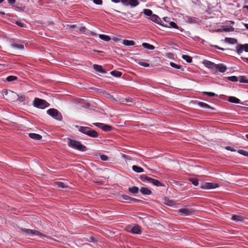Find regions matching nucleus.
<instances>
[{
    "label": "nucleus",
    "instance_id": "f257e3e1",
    "mask_svg": "<svg viewBox=\"0 0 248 248\" xmlns=\"http://www.w3.org/2000/svg\"><path fill=\"white\" fill-rule=\"evenodd\" d=\"M67 143L69 147L75 149L82 152L86 151L87 150V148L85 146L82 145L80 142L76 140L68 139Z\"/></svg>",
    "mask_w": 248,
    "mask_h": 248
},
{
    "label": "nucleus",
    "instance_id": "f03ea898",
    "mask_svg": "<svg viewBox=\"0 0 248 248\" xmlns=\"http://www.w3.org/2000/svg\"><path fill=\"white\" fill-rule=\"evenodd\" d=\"M33 106L38 108L44 109L49 107V104L45 100L36 97L33 100Z\"/></svg>",
    "mask_w": 248,
    "mask_h": 248
},
{
    "label": "nucleus",
    "instance_id": "7ed1b4c3",
    "mask_svg": "<svg viewBox=\"0 0 248 248\" xmlns=\"http://www.w3.org/2000/svg\"><path fill=\"white\" fill-rule=\"evenodd\" d=\"M79 131L91 137L97 138L98 136V134L95 130L88 127L80 126Z\"/></svg>",
    "mask_w": 248,
    "mask_h": 248
},
{
    "label": "nucleus",
    "instance_id": "20e7f679",
    "mask_svg": "<svg viewBox=\"0 0 248 248\" xmlns=\"http://www.w3.org/2000/svg\"><path fill=\"white\" fill-rule=\"evenodd\" d=\"M47 113L58 121H62V116L61 113L55 108H50L48 109L47 110Z\"/></svg>",
    "mask_w": 248,
    "mask_h": 248
},
{
    "label": "nucleus",
    "instance_id": "39448f33",
    "mask_svg": "<svg viewBox=\"0 0 248 248\" xmlns=\"http://www.w3.org/2000/svg\"><path fill=\"white\" fill-rule=\"evenodd\" d=\"M4 94L7 96V99L11 102H15L18 97L17 93L10 90L5 91Z\"/></svg>",
    "mask_w": 248,
    "mask_h": 248
},
{
    "label": "nucleus",
    "instance_id": "423d86ee",
    "mask_svg": "<svg viewBox=\"0 0 248 248\" xmlns=\"http://www.w3.org/2000/svg\"><path fill=\"white\" fill-rule=\"evenodd\" d=\"M121 1L125 6L136 7L139 4L138 0H121Z\"/></svg>",
    "mask_w": 248,
    "mask_h": 248
},
{
    "label": "nucleus",
    "instance_id": "0eeeda50",
    "mask_svg": "<svg viewBox=\"0 0 248 248\" xmlns=\"http://www.w3.org/2000/svg\"><path fill=\"white\" fill-rule=\"evenodd\" d=\"M236 51L238 54L241 53L244 50L246 52H248V44L244 45L238 44L236 47Z\"/></svg>",
    "mask_w": 248,
    "mask_h": 248
},
{
    "label": "nucleus",
    "instance_id": "6e6552de",
    "mask_svg": "<svg viewBox=\"0 0 248 248\" xmlns=\"http://www.w3.org/2000/svg\"><path fill=\"white\" fill-rule=\"evenodd\" d=\"M194 212L193 209L181 208L179 210V212L184 216H189Z\"/></svg>",
    "mask_w": 248,
    "mask_h": 248
},
{
    "label": "nucleus",
    "instance_id": "1a4fd4ad",
    "mask_svg": "<svg viewBox=\"0 0 248 248\" xmlns=\"http://www.w3.org/2000/svg\"><path fill=\"white\" fill-rule=\"evenodd\" d=\"M227 69V67L226 66L223 65V64H216L214 72H217V71H219L221 73H224Z\"/></svg>",
    "mask_w": 248,
    "mask_h": 248
},
{
    "label": "nucleus",
    "instance_id": "9d476101",
    "mask_svg": "<svg viewBox=\"0 0 248 248\" xmlns=\"http://www.w3.org/2000/svg\"><path fill=\"white\" fill-rule=\"evenodd\" d=\"M218 187V185L213 183H206L201 186L202 189H212Z\"/></svg>",
    "mask_w": 248,
    "mask_h": 248
},
{
    "label": "nucleus",
    "instance_id": "9b49d317",
    "mask_svg": "<svg viewBox=\"0 0 248 248\" xmlns=\"http://www.w3.org/2000/svg\"><path fill=\"white\" fill-rule=\"evenodd\" d=\"M203 64L208 68L211 69L214 72L216 64L210 61L204 60L203 62Z\"/></svg>",
    "mask_w": 248,
    "mask_h": 248
},
{
    "label": "nucleus",
    "instance_id": "f8f14e48",
    "mask_svg": "<svg viewBox=\"0 0 248 248\" xmlns=\"http://www.w3.org/2000/svg\"><path fill=\"white\" fill-rule=\"evenodd\" d=\"M148 182L157 186H162L164 185L162 183L157 180L149 177Z\"/></svg>",
    "mask_w": 248,
    "mask_h": 248
},
{
    "label": "nucleus",
    "instance_id": "ddd939ff",
    "mask_svg": "<svg viewBox=\"0 0 248 248\" xmlns=\"http://www.w3.org/2000/svg\"><path fill=\"white\" fill-rule=\"evenodd\" d=\"M129 232L134 234H140L141 233L140 227L139 225H136L132 227Z\"/></svg>",
    "mask_w": 248,
    "mask_h": 248
},
{
    "label": "nucleus",
    "instance_id": "4468645a",
    "mask_svg": "<svg viewBox=\"0 0 248 248\" xmlns=\"http://www.w3.org/2000/svg\"><path fill=\"white\" fill-rule=\"evenodd\" d=\"M160 25L166 27H169V28H173L175 29H178V27L177 25V24L174 23V22H169L168 24H164V23H161Z\"/></svg>",
    "mask_w": 248,
    "mask_h": 248
},
{
    "label": "nucleus",
    "instance_id": "2eb2a0df",
    "mask_svg": "<svg viewBox=\"0 0 248 248\" xmlns=\"http://www.w3.org/2000/svg\"><path fill=\"white\" fill-rule=\"evenodd\" d=\"M150 19L152 21L156 23L157 24H159L160 25V21H161L160 18L156 15L153 14L150 17Z\"/></svg>",
    "mask_w": 248,
    "mask_h": 248
},
{
    "label": "nucleus",
    "instance_id": "dca6fc26",
    "mask_svg": "<svg viewBox=\"0 0 248 248\" xmlns=\"http://www.w3.org/2000/svg\"><path fill=\"white\" fill-rule=\"evenodd\" d=\"M29 136L31 139L36 140H40L42 138L40 135L35 133H30Z\"/></svg>",
    "mask_w": 248,
    "mask_h": 248
},
{
    "label": "nucleus",
    "instance_id": "f3484780",
    "mask_svg": "<svg viewBox=\"0 0 248 248\" xmlns=\"http://www.w3.org/2000/svg\"><path fill=\"white\" fill-rule=\"evenodd\" d=\"M140 191L143 195H149L152 193V191L149 188L145 187H142L140 189Z\"/></svg>",
    "mask_w": 248,
    "mask_h": 248
},
{
    "label": "nucleus",
    "instance_id": "a211bd4d",
    "mask_svg": "<svg viewBox=\"0 0 248 248\" xmlns=\"http://www.w3.org/2000/svg\"><path fill=\"white\" fill-rule=\"evenodd\" d=\"M232 219L235 221L236 222H241L244 220V217L240 215H234L232 216Z\"/></svg>",
    "mask_w": 248,
    "mask_h": 248
},
{
    "label": "nucleus",
    "instance_id": "6ab92c4d",
    "mask_svg": "<svg viewBox=\"0 0 248 248\" xmlns=\"http://www.w3.org/2000/svg\"><path fill=\"white\" fill-rule=\"evenodd\" d=\"M228 101L231 103H235V104H237V103L243 104V103L240 102V100L238 98H237L235 97H234V96L229 97V98L228 99Z\"/></svg>",
    "mask_w": 248,
    "mask_h": 248
},
{
    "label": "nucleus",
    "instance_id": "aec40b11",
    "mask_svg": "<svg viewBox=\"0 0 248 248\" xmlns=\"http://www.w3.org/2000/svg\"><path fill=\"white\" fill-rule=\"evenodd\" d=\"M195 102L198 104V105H199L200 107H201L202 108H210V109H212L213 110L214 109V108H212V107H211L207 104H206V103L198 101H196Z\"/></svg>",
    "mask_w": 248,
    "mask_h": 248
},
{
    "label": "nucleus",
    "instance_id": "412c9836",
    "mask_svg": "<svg viewBox=\"0 0 248 248\" xmlns=\"http://www.w3.org/2000/svg\"><path fill=\"white\" fill-rule=\"evenodd\" d=\"M93 67L95 70L96 71L102 73H105L106 71L105 70H104L102 68V66L99 65L97 64H94L93 65Z\"/></svg>",
    "mask_w": 248,
    "mask_h": 248
},
{
    "label": "nucleus",
    "instance_id": "4be33fe9",
    "mask_svg": "<svg viewBox=\"0 0 248 248\" xmlns=\"http://www.w3.org/2000/svg\"><path fill=\"white\" fill-rule=\"evenodd\" d=\"M128 191L132 194H137L139 191V187L137 186H132L131 187H129L128 189Z\"/></svg>",
    "mask_w": 248,
    "mask_h": 248
},
{
    "label": "nucleus",
    "instance_id": "5701e85b",
    "mask_svg": "<svg viewBox=\"0 0 248 248\" xmlns=\"http://www.w3.org/2000/svg\"><path fill=\"white\" fill-rule=\"evenodd\" d=\"M225 41L231 44H235L237 43V40L236 39L232 38H225Z\"/></svg>",
    "mask_w": 248,
    "mask_h": 248
},
{
    "label": "nucleus",
    "instance_id": "b1692460",
    "mask_svg": "<svg viewBox=\"0 0 248 248\" xmlns=\"http://www.w3.org/2000/svg\"><path fill=\"white\" fill-rule=\"evenodd\" d=\"M113 127L108 124H104L103 126L102 127V129L105 132L110 131L112 130Z\"/></svg>",
    "mask_w": 248,
    "mask_h": 248
},
{
    "label": "nucleus",
    "instance_id": "393cba45",
    "mask_svg": "<svg viewBox=\"0 0 248 248\" xmlns=\"http://www.w3.org/2000/svg\"><path fill=\"white\" fill-rule=\"evenodd\" d=\"M142 46L145 48L150 49V50H153L155 48V47L153 45H150V44L146 43H143L142 44Z\"/></svg>",
    "mask_w": 248,
    "mask_h": 248
},
{
    "label": "nucleus",
    "instance_id": "a878e982",
    "mask_svg": "<svg viewBox=\"0 0 248 248\" xmlns=\"http://www.w3.org/2000/svg\"><path fill=\"white\" fill-rule=\"evenodd\" d=\"M123 43L124 45L126 46H134L135 45L134 41L128 40H124Z\"/></svg>",
    "mask_w": 248,
    "mask_h": 248
},
{
    "label": "nucleus",
    "instance_id": "bb28decb",
    "mask_svg": "<svg viewBox=\"0 0 248 248\" xmlns=\"http://www.w3.org/2000/svg\"><path fill=\"white\" fill-rule=\"evenodd\" d=\"M55 185L61 188H65L68 187L67 184H65L62 182H55Z\"/></svg>",
    "mask_w": 248,
    "mask_h": 248
},
{
    "label": "nucleus",
    "instance_id": "cd10ccee",
    "mask_svg": "<svg viewBox=\"0 0 248 248\" xmlns=\"http://www.w3.org/2000/svg\"><path fill=\"white\" fill-rule=\"evenodd\" d=\"M132 169L134 171L139 172V173L142 172L144 171L143 169L142 168L138 167L137 166H135V165H134L132 166Z\"/></svg>",
    "mask_w": 248,
    "mask_h": 248
},
{
    "label": "nucleus",
    "instance_id": "c85d7f7f",
    "mask_svg": "<svg viewBox=\"0 0 248 248\" xmlns=\"http://www.w3.org/2000/svg\"><path fill=\"white\" fill-rule=\"evenodd\" d=\"M31 235H35L40 236L41 237H47V236H46V235L42 233H41L40 232L36 231V230H32V232Z\"/></svg>",
    "mask_w": 248,
    "mask_h": 248
},
{
    "label": "nucleus",
    "instance_id": "c756f323",
    "mask_svg": "<svg viewBox=\"0 0 248 248\" xmlns=\"http://www.w3.org/2000/svg\"><path fill=\"white\" fill-rule=\"evenodd\" d=\"M11 46L13 47L18 49H23L24 48V46L21 44H17L15 43H13L11 44Z\"/></svg>",
    "mask_w": 248,
    "mask_h": 248
},
{
    "label": "nucleus",
    "instance_id": "7c9ffc66",
    "mask_svg": "<svg viewBox=\"0 0 248 248\" xmlns=\"http://www.w3.org/2000/svg\"><path fill=\"white\" fill-rule=\"evenodd\" d=\"M99 37L101 39L105 41H109L110 40V37L106 35L100 34Z\"/></svg>",
    "mask_w": 248,
    "mask_h": 248
},
{
    "label": "nucleus",
    "instance_id": "2f4dec72",
    "mask_svg": "<svg viewBox=\"0 0 248 248\" xmlns=\"http://www.w3.org/2000/svg\"><path fill=\"white\" fill-rule=\"evenodd\" d=\"M188 180L195 186H197L199 184V180L197 178H190Z\"/></svg>",
    "mask_w": 248,
    "mask_h": 248
},
{
    "label": "nucleus",
    "instance_id": "473e14b6",
    "mask_svg": "<svg viewBox=\"0 0 248 248\" xmlns=\"http://www.w3.org/2000/svg\"><path fill=\"white\" fill-rule=\"evenodd\" d=\"M111 75L112 76L115 77H120L122 74L121 72L117 71H112L110 72Z\"/></svg>",
    "mask_w": 248,
    "mask_h": 248
},
{
    "label": "nucleus",
    "instance_id": "72a5a7b5",
    "mask_svg": "<svg viewBox=\"0 0 248 248\" xmlns=\"http://www.w3.org/2000/svg\"><path fill=\"white\" fill-rule=\"evenodd\" d=\"M182 57L184 60H185L186 62L188 63L192 62V58L188 55H183Z\"/></svg>",
    "mask_w": 248,
    "mask_h": 248
},
{
    "label": "nucleus",
    "instance_id": "f704fd0d",
    "mask_svg": "<svg viewBox=\"0 0 248 248\" xmlns=\"http://www.w3.org/2000/svg\"><path fill=\"white\" fill-rule=\"evenodd\" d=\"M164 203L165 204L170 206H172L174 205V204L173 201H172L171 200H170L167 199H165Z\"/></svg>",
    "mask_w": 248,
    "mask_h": 248
},
{
    "label": "nucleus",
    "instance_id": "c9c22d12",
    "mask_svg": "<svg viewBox=\"0 0 248 248\" xmlns=\"http://www.w3.org/2000/svg\"><path fill=\"white\" fill-rule=\"evenodd\" d=\"M143 13L147 16H149L150 17L153 15L152 11L148 9H144L143 10Z\"/></svg>",
    "mask_w": 248,
    "mask_h": 248
},
{
    "label": "nucleus",
    "instance_id": "e433bc0d",
    "mask_svg": "<svg viewBox=\"0 0 248 248\" xmlns=\"http://www.w3.org/2000/svg\"><path fill=\"white\" fill-rule=\"evenodd\" d=\"M16 79H17V77L16 76H8L6 78L7 80L9 82L16 80Z\"/></svg>",
    "mask_w": 248,
    "mask_h": 248
},
{
    "label": "nucleus",
    "instance_id": "4c0bfd02",
    "mask_svg": "<svg viewBox=\"0 0 248 248\" xmlns=\"http://www.w3.org/2000/svg\"><path fill=\"white\" fill-rule=\"evenodd\" d=\"M228 79L232 82H236L238 80V78L236 76H231L227 78Z\"/></svg>",
    "mask_w": 248,
    "mask_h": 248
},
{
    "label": "nucleus",
    "instance_id": "58836bf2",
    "mask_svg": "<svg viewBox=\"0 0 248 248\" xmlns=\"http://www.w3.org/2000/svg\"><path fill=\"white\" fill-rule=\"evenodd\" d=\"M22 232L28 234H32V230L31 229H21Z\"/></svg>",
    "mask_w": 248,
    "mask_h": 248
},
{
    "label": "nucleus",
    "instance_id": "ea45409f",
    "mask_svg": "<svg viewBox=\"0 0 248 248\" xmlns=\"http://www.w3.org/2000/svg\"><path fill=\"white\" fill-rule=\"evenodd\" d=\"M140 180L144 182L145 181H147L148 182V181L149 180L148 179H149V177L146 175H142L140 176Z\"/></svg>",
    "mask_w": 248,
    "mask_h": 248
},
{
    "label": "nucleus",
    "instance_id": "a19ab883",
    "mask_svg": "<svg viewBox=\"0 0 248 248\" xmlns=\"http://www.w3.org/2000/svg\"><path fill=\"white\" fill-rule=\"evenodd\" d=\"M244 76L239 77V81L241 83H248V79H246Z\"/></svg>",
    "mask_w": 248,
    "mask_h": 248
},
{
    "label": "nucleus",
    "instance_id": "79ce46f5",
    "mask_svg": "<svg viewBox=\"0 0 248 248\" xmlns=\"http://www.w3.org/2000/svg\"><path fill=\"white\" fill-rule=\"evenodd\" d=\"M203 93L204 94H206L210 97H214L215 96H217V95L216 94H215L214 93H212V92H203Z\"/></svg>",
    "mask_w": 248,
    "mask_h": 248
},
{
    "label": "nucleus",
    "instance_id": "37998d69",
    "mask_svg": "<svg viewBox=\"0 0 248 248\" xmlns=\"http://www.w3.org/2000/svg\"><path fill=\"white\" fill-rule=\"evenodd\" d=\"M237 152L242 155H243L244 156H246L248 157V152H247L243 150H239L237 151Z\"/></svg>",
    "mask_w": 248,
    "mask_h": 248
},
{
    "label": "nucleus",
    "instance_id": "c03bdc74",
    "mask_svg": "<svg viewBox=\"0 0 248 248\" xmlns=\"http://www.w3.org/2000/svg\"><path fill=\"white\" fill-rule=\"evenodd\" d=\"M170 65L171 66H172V67L174 68H176V69H179L181 68V66L179 65H178V64H176V63L173 62H171L170 63Z\"/></svg>",
    "mask_w": 248,
    "mask_h": 248
},
{
    "label": "nucleus",
    "instance_id": "a18cd8bd",
    "mask_svg": "<svg viewBox=\"0 0 248 248\" xmlns=\"http://www.w3.org/2000/svg\"><path fill=\"white\" fill-rule=\"evenodd\" d=\"M121 197L124 200L131 201L132 199V197H131L128 195H122L121 196Z\"/></svg>",
    "mask_w": 248,
    "mask_h": 248
},
{
    "label": "nucleus",
    "instance_id": "49530a36",
    "mask_svg": "<svg viewBox=\"0 0 248 248\" xmlns=\"http://www.w3.org/2000/svg\"><path fill=\"white\" fill-rule=\"evenodd\" d=\"M234 31V28L232 27H230V28H224L223 29V31L228 32V31Z\"/></svg>",
    "mask_w": 248,
    "mask_h": 248
},
{
    "label": "nucleus",
    "instance_id": "de8ad7c7",
    "mask_svg": "<svg viewBox=\"0 0 248 248\" xmlns=\"http://www.w3.org/2000/svg\"><path fill=\"white\" fill-rule=\"evenodd\" d=\"M25 99V95H22L20 96H18L16 100H18L20 102H23L24 101Z\"/></svg>",
    "mask_w": 248,
    "mask_h": 248
},
{
    "label": "nucleus",
    "instance_id": "09e8293b",
    "mask_svg": "<svg viewBox=\"0 0 248 248\" xmlns=\"http://www.w3.org/2000/svg\"><path fill=\"white\" fill-rule=\"evenodd\" d=\"M104 124L103 123H94L93 124L95 126H97L98 127L101 128L102 129V127L103 126Z\"/></svg>",
    "mask_w": 248,
    "mask_h": 248
},
{
    "label": "nucleus",
    "instance_id": "8fccbe9b",
    "mask_svg": "<svg viewBox=\"0 0 248 248\" xmlns=\"http://www.w3.org/2000/svg\"><path fill=\"white\" fill-rule=\"evenodd\" d=\"M139 64L141 65V66H144V67H149V63H145V62H139Z\"/></svg>",
    "mask_w": 248,
    "mask_h": 248
},
{
    "label": "nucleus",
    "instance_id": "3c124183",
    "mask_svg": "<svg viewBox=\"0 0 248 248\" xmlns=\"http://www.w3.org/2000/svg\"><path fill=\"white\" fill-rule=\"evenodd\" d=\"M100 158L102 160L106 161L108 160V157L106 155H103L100 156Z\"/></svg>",
    "mask_w": 248,
    "mask_h": 248
},
{
    "label": "nucleus",
    "instance_id": "603ef678",
    "mask_svg": "<svg viewBox=\"0 0 248 248\" xmlns=\"http://www.w3.org/2000/svg\"><path fill=\"white\" fill-rule=\"evenodd\" d=\"M93 2L97 5H101L102 3V0H93Z\"/></svg>",
    "mask_w": 248,
    "mask_h": 248
},
{
    "label": "nucleus",
    "instance_id": "864d4df0",
    "mask_svg": "<svg viewBox=\"0 0 248 248\" xmlns=\"http://www.w3.org/2000/svg\"><path fill=\"white\" fill-rule=\"evenodd\" d=\"M226 149L228 150V151H230L231 152H235L236 151V150L233 149V148H232L230 146H227L225 147Z\"/></svg>",
    "mask_w": 248,
    "mask_h": 248
},
{
    "label": "nucleus",
    "instance_id": "5fc2aeb1",
    "mask_svg": "<svg viewBox=\"0 0 248 248\" xmlns=\"http://www.w3.org/2000/svg\"><path fill=\"white\" fill-rule=\"evenodd\" d=\"M86 30V28L85 27H81L79 29V31L81 32H84V31H85Z\"/></svg>",
    "mask_w": 248,
    "mask_h": 248
},
{
    "label": "nucleus",
    "instance_id": "6e6d98bb",
    "mask_svg": "<svg viewBox=\"0 0 248 248\" xmlns=\"http://www.w3.org/2000/svg\"><path fill=\"white\" fill-rule=\"evenodd\" d=\"M131 201H134L135 202H142V201L141 200L137 199L134 198H132Z\"/></svg>",
    "mask_w": 248,
    "mask_h": 248
},
{
    "label": "nucleus",
    "instance_id": "4d7b16f0",
    "mask_svg": "<svg viewBox=\"0 0 248 248\" xmlns=\"http://www.w3.org/2000/svg\"><path fill=\"white\" fill-rule=\"evenodd\" d=\"M16 24L18 26L20 27H24V24L19 21H16Z\"/></svg>",
    "mask_w": 248,
    "mask_h": 248
},
{
    "label": "nucleus",
    "instance_id": "13d9d810",
    "mask_svg": "<svg viewBox=\"0 0 248 248\" xmlns=\"http://www.w3.org/2000/svg\"><path fill=\"white\" fill-rule=\"evenodd\" d=\"M8 1L10 4L13 5L16 2V0H8Z\"/></svg>",
    "mask_w": 248,
    "mask_h": 248
},
{
    "label": "nucleus",
    "instance_id": "bf43d9fd",
    "mask_svg": "<svg viewBox=\"0 0 248 248\" xmlns=\"http://www.w3.org/2000/svg\"><path fill=\"white\" fill-rule=\"evenodd\" d=\"M167 18H167V17H164V18H163L164 20L166 22V23H164V22H162V21H161V22H160V23H164V24H168V22H167V21H166V19H167Z\"/></svg>",
    "mask_w": 248,
    "mask_h": 248
},
{
    "label": "nucleus",
    "instance_id": "052dcab7",
    "mask_svg": "<svg viewBox=\"0 0 248 248\" xmlns=\"http://www.w3.org/2000/svg\"><path fill=\"white\" fill-rule=\"evenodd\" d=\"M112 2L114 3H118L120 1V0H111Z\"/></svg>",
    "mask_w": 248,
    "mask_h": 248
},
{
    "label": "nucleus",
    "instance_id": "680f3d73",
    "mask_svg": "<svg viewBox=\"0 0 248 248\" xmlns=\"http://www.w3.org/2000/svg\"><path fill=\"white\" fill-rule=\"evenodd\" d=\"M215 47L218 49H220V50H224V48H221L217 46H215Z\"/></svg>",
    "mask_w": 248,
    "mask_h": 248
},
{
    "label": "nucleus",
    "instance_id": "e2e57ef3",
    "mask_svg": "<svg viewBox=\"0 0 248 248\" xmlns=\"http://www.w3.org/2000/svg\"><path fill=\"white\" fill-rule=\"evenodd\" d=\"M125 102H132L131 100H130V99H127V98L125 99Z\"/></svg>",
    "mask_w": 248,
    "mask_h": 248
},
{
    "label": "nucleus",
    "instance_id": "0e129e2a",
    "mask_svg": "<svg viewBox=\"0 0 248 248\" xmlns=\"http://www.w3.org/2000/svg\"><path fill=\"white\" fill-rule=\"evenodd\" d=\"M244 26L248 30V24L244 23Z\"/></svg>",
    "mask_w": 248,
    "mask_h": 248
},
{
    "label": "nucleus",
    "instance_id": "69168bd1",
    "mask_svg": "<svg viewBox=\"0 0 248 248\" xmlns=\"http://www.w3.org/2000/svg\"><path fill=\"white\" fill-rule=\"evenodd\" d=\"M93 51L96 52H98V53H101L102 52V51L97 50H95V49L93 50Z\"/></svg>",
    "mask_w": 248,
    "mask_h": 248
},
{
    "label": "nucleus",
    "instance_id": "338daca9",
    "mask_svg": "<svg viewBox=\"0 0 248 248\" xmlns=\"http://www.w3.org/2000/svg\"><path fill=\"white\" fill-rule=\"evenodd\" d=\"M76 27V26L75 25H70V27L71 28H74Z\"/></svg>",
    "mask_w": 248,
    "mask_h": 248
},
{
    "label": "nucleus",
    "instance_id": "774afa93",
    "mask_svg": "<svg viewBox=\"0 0 248 248\" xmlns=\"http://www.w3.org/2000/svg\"><path fill=\"white\" fill-rule=\"evenodd\" d=\"M244 110L248 111V107H242Z\"/></svg>",
    "mask_w": 248,
    "mask_h": 248
}]
</instances>
